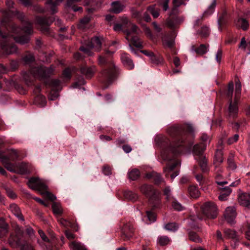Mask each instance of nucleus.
Segmentation results:
<instances>
[{"mask_svg":"<svg viewBox=\"0 0 250 250\" xmlns=\"http://www.w3.org/2000/svg\"><path fill=\"white\" fill-rule=\"evenodd\" d=\"M168 134L171 136H177L176 141L170 146L169 148L162 150L161 154L162 159L164 161H168L167 167L164 169V172L167 176L169 172L178 166L180 163L173 159V155L182 153L185 149L188 152L192 151L193 154L200 155L206 149V146L210 142V137L206 134L203 133L201 139L202 141L201 144H196L193 146V142L192 141L184 140V137L181 136L183 129L181 127L173 126L168 129Z\"/></svg>","mask_w":250,"mask_h":250,"instance_id":"nucleus-1","label":"nucleus"},{"mask_svg":"<svg viewBox=\"0 0 250 250\" xmlns=\"http://www.w3.org/2000/svg\"><path fill=\"white\" fill-rule=\"evenodd\" d=\"M21 29L16 24L12 23L7 17L3 18L0 22V46L2 51L7 55L17 52V47L13 43L14 40L16 42L21 44L28 43L30 41L29 35L33 33L32 24L31 22L26 21L22 30L27 35L15 36Z\"/></svg>","mask_w":250,"mask_h":250,"instance_id":"nucleus-2","label":"nucleus"},{"mask_svg":"<svg viewBox=\"0 0 250 250\" xmlns=\"http://www.w3.org/2000/svg\"><path fill=\"white\" fill-rule=\"evenodd\" d=\"M54 67L51 65L49 67L44 66L35 67L31 69L29 72H24L23 78L27 85L32 83L34 78L44 79L53 74Z\"/></svg>","mask_w":250,"mask_h":250,"instance_id":"nucleus-3","label":"nucleus"},{"mask_svg":"<svg viewBox=\"0 0 250 250\" xmlns=\"http://www.w3.org/2000/svg\"><path fill=\"white\" fill-rule=\"evenodd\" d=\"M8 244L13 248L20 247L21 250H35L33 246L23 238V231L19 227L11 233L8 238Z\"/></svg>","mask_w":250,"mask_h":250,"instance_id":"nucleus-4","label":"nucleus"},{"mask_svg":"<svg viewBox=\"0 0 250 250\" xmlns=\"http://www.w3.org/2000/svg\"><path fill=\"white\" fill-rule=\"evenodd\" d=\"M27 184L30 188L40 191L42 195L45 196L50 200L53 201L56 199L55 195L47 191V186L42 180L38 177H31Z\"/></svg>","mask_w":250,"mask_h":250,"instance_id":"nucleus-5","label":"nucleus"},{"mask_svg":"<svg viewBox=\"0 0 250 250\" xmlns=\"http://www.w3.org/2000/svg\"><path fill=\"white\" fill-rule=\"evenodd\" d=\"M141 192L149 198V202L153 208H157L160 205V193L152 186L144 184L140 187Z\"/></svg>","mask_w":250,"mask_h":250,"instance_id":"nucleus-6","label":"nucleus"},{"mask_svg":"<svg viewBox=\"0 0 250 250\" xmlns=\"http://www.w3.org/2000/svg\"><path fill=\"white\" fill-rule=\"evenodd\" d=\"M102 40V38L98 37H94L90 41H84L80 50L88 56H92L93 54L91 51L92 49L97 52H99L101 50Z\"/></svg>","mask_w":250,"mask_h":250,"instance_id":"nucleus-7","label":"nucleus"},{"mask_svg":"<svg viewBox=\"0 0 250 250\" xmlns=\"http://www.w3.org/2000/svg\"><path fill=\"white\" fill-rule=\"evenodd\" d=\"M241 93V85L240 83L237 82L236 83V88L235 90V96L234 100H230L229 101V106L228 112L229 117L235 118L238 113V103Z\"/></svg>","mask_w":250,"mask_h":250,"instance_id":"nucleus-8","label":"nucleus"},{"mask_svg":"<svg viewBox=\"0 0 250 250\" xmlns=\"http://www.w3.org/2000/svg\"><path fill=\"white\" fill-rule=\"evenodd\" d=\"M204 214L208 218L214 219L217 216V208L215 205L211 202L206 203L202 207Z\"/></svg>","mask_w":250,"mask_h":250,"instance_id":"nucleus-9","label":"nucleus"},{"mask_svg":"<svg viewBox=\"0 0 250 250\" xmlns=\"http://www.w3.org/2000/svg\"><path fill=\"white\" fill-rule=\"evenodd\" d=\"M36 21L38 24L42 26V30L43 31H48V26L53 21H55V24L60 25L61 24V21L57 19L55 21V19L53 17L46 18L45 17H37Z\"/></svg>","mask_w":250,"mask_h":250,"instance_id":"nucleus-10","label":"nucleus"},{"mask_svg":"<svg viewBox=\"0 0 250 250\" xmlns=\"http://www.w3.org/2000/svg\"><path fill=\"white\" fill-rule=\"evenodd\" d=\"M12 172L20 174H27L31 173L32 171V166L26 163H21L20 164H14L12 167Z\"/></svg>","mask_w":250,"mask_h":250,"instance_id":"nucleus-11","label":"nucleus"},{"mask_svg":"<svg viewBox=\"0 0 250 250\" xmlns=\"http://www.w3.org/2000/svg\"><path fill=\"white\" fill-rule=\"evenodd\" d=\"M237 213L235 207H227L225 210L224 217L227 221L231 224L234 223Z\"/></svg>","mask_w":250,"mask_h":250,"instance_id":"nucleus-12","label":"nucleus"},{"mask_svg":"<svg viewBox=\"0 0 250 250\" xmlns=\"http://www.w3.org/2000/svg\"><path fill=\"white\" fill-rule=\"evenodd\" d=\"M119 69L114 62L110 61V84L114 83L119 76Z\"/></svg>","mask_w":250,"mask_h":250,"instance_id":"nucleus-13","label":"nucleus"},{"mask_svg":"<svg viewBox=\"0 0 250 250\" xmlns=\"http://www.w3.org/2000/svg\"><path fill=\"white\" fill-rule=\"evenodd\" d=\"M221 175L219 174H217L216 178V183L218 185V188L224 192H226L227 194H230L232 190L229 186H225V185L228 184L226 181H221L219 178Z\"/></svg>","mask_w":250,"mask_h":250,"instance_id":"nucleus-14","label":"nucleus"},{"mask_svg":"<svg viewBox=\"0 0 250 250\" xmlns=\"http://www.w3.org/2000/svg\"><path fill=\"white\" fill-rule=\"evenodd\" d=\"M238 202L241 205L250 208V193L240 194L238 196Z\"/></svg>","mask_w":250,"mask_h":250,"instance_id":"nucleus-15","label":"nucleus"},{"mask_svg":"<svg viewBox=\"0 0 250 250\" xmlns=\"http://www.w3.org/2000/svg\"><path fill=\"white\" fill-rule=\"evenodd\" d=\"M95 71V67L94 66L88 67L86 65H84L80 68L81 73L87 78H91Z\"/></svg>","mask_w":250,"mask_h":250,"instance_id":"nucleus-16","label":"nucleus"},{"mask_svg":"<svg viewBox=\"0 0 250 250\" xmlns=\"http://www.w3.org/2000/svg\"><path fill=\"white\" fill-rule=\"evenodd\" d=\"M122 233L125 238L129 239L132 236L133 227L130 223H126L122 228Z\"/></svg>","mask_w":250,"mask_h":250,"instance_id":"nucleus-17","label":"nucleus"},{"mask_svg":"<svg viewBox=\"0 0 250 250\" xmlns=\"http://www.w3.org/2000/svg\"><path fill=\"white\" fill-rule=\"evenodd\" d=\"M121 59L125 67L128 69H132L134 67V64L130 58L128 54L124 53L121 55Z\"/></svg>","mask_w":250,"mask_h":250,"instance_id":"nucleus-18","label":"nucleus"},{"mask_svg":"<svg viewBox=\"0 0 250 250\" xmlns=\"http://www.w3.org/2000/svg\"><path fill=\"white\" fill-rule=\"evenodd\" d=\"M9 208L11 212L15 215L19 220L21 221H24V217L21 214L20 208L17 205L14 203L12 204L9 206Z\"/></svg>","mask_w":250,"mask_h":250,"instance_id":"nucleus-19","label":"nucleus"},{"mask_svg":"<svg viewBox=\"0 0 250 250\" xmlns=\"http://www.w3.org/2000/svg\"><path fill=\"white\" fill-rule=\"evenodd\" d=\"M0 161L7 170L9 171H13L12 167L14 164L9 162V158L7 156L0 153Z\"/></svg>","mask_w":250,"mask_h":250,"instance_id":"nucleus-20","label":"nucleus"},{"mask_svg":"<svg viewBox=\"0 0 250 250\" xmlns=\"http://www.w3.org/2000/svg\"><path fill=\"white\" fill-rule=\"evenodd\" d=\"M196 34L201 36L203 38L208 37L210 34V29L208 26L207 25H203L200 28L195 30Z\"/></svg>","mask_w":250,"mask_h":250,"instance_id":"nucleus-21","label":"nucleus"},{"mask_svg":"<svg viewBox=\"0 0 250 250\" xmlns=\"http://www.w3.org/2000/svg\"><path fill=\"white\" fill-rule=\"evenodd\" d=\"M195 156H196L197 157H196V159L199 162L200 166L202 169V170L204 172L207 171L208 170V165H207V161L204 156L202 155V153L200 155H197L194 154Z\"/></svg>","mask_w":250,"mask_h":250,"instance_id":"nucleus-22","label":"nucleus"},{"mask_svg":"<svg viewBox=\"0 0 250 250\" xmlns=\"http://www.w3.org/2000/svg\"><path fill=\"white\" fill-rule=\"evenodd\" d=\"M185 0H172L173 6L170 13V15H175L178 12V8L181 5H185Z\"/></svg>","mask_w":250,"mask_h":250,"instance_id":"nucleus-23","label":"nucleus"},{"mask_svg":"<svg viewBox=\"0 0 250 250\" xmlns=\"http://www.w3.org/2000/svg\"><path fill=\"white\" fill-rule=\"evenodd\" d=\"M236 26L241 28L244 30H247L249 27V21L244 18L238 19L235 21Z\"/></svg>","mask_w":250,"mask_h":250,"instance_id":"nucleus-24","label":"nucleus"},{"mask_svg":"<svg viewBox=\"0 0 250 250\" xmlns=\"http://www.w3.org/2000/svg\"><path fill=\"white\" fill-rule=\"evenodd\" d=\"M81 0H67L66 2V6L71 7L72 9L75 11H82L83 8L82 7L77 6L75 4V2H80Z\"/></svg>","mask_w":250,"mask_h":250,"instance_id":"nucleus-25","label":"nucleus"},{"mask_svg":"<svg viewBox=\"0 0 250 250\" xmlns=\"http://www.w3.org/2000/svg\"><path fill=\"white\" fill-rule=\"evenodd\" d=\"M123 9V5L118 1L113 2L111 4L110 12L114 13H119Z\"/></svg>","mask_w":250,"mask_h":250,"instance_id":"nucleus-26","label":"nucleus"},{"mask_svg":"<svg viewBox=\"0 0 250 250\" xmlns=\"http://www.w3.org/2000/svg\"><path fill=\"white\" fill-rule=\"evenodd\" d=\"M191 51L193 52H196L199 54L203 55L208 52V46H207L205 44H202L197 48H195L194 46H192Z\"/></svg>","mask_w":250,"mask_h":250,"instance_id":"nucleus-27","label":"nucleus"},{"mask_svg":"<svg viewBox=\"0 0 250 250\" xmlns=\"http://www.w3.org/2000/svg\"><path fill=\"white\" fill-rule=\"evenodd\" d=\"M224 233L227 238L231 240L236 239L237 238L239 237V235L237 232L233 229H226L224 230Z\"/></svg>","mask_w":250,"mask_h":250,"instance_id":"nucleus-28","label":"nucleus"},{"mask_svg":"<svg viewBox=\"0 0 250 250\" xmlns=\"http://www.w3.org/2000/svg\"><path fill=\"white\" fill-rule=\"evenodd\" d=\"M222 143L221 142L219 144L218 148L216 150V153L215 155V160L216 163H221L223 161V152L222 151Z\"/></svg>","mask_w":250,"mask_h":250,"instance_id":"nucleus-29","label":"nucleus"},{"mask_svg":"<svg viewBox=\"0 0 250 250\" xmlns=\"http://www.w3.org/2000/svg\"><path fill=\"white\" fill-rule=\"evenodd\" d=\"M52 208L53 212L55 215H61L63 213V209L58 203L53 202L52 205Z\"/></svg>","mask_w":250,"mask_h":250,"instance_id":"nucleus-30","label":"nucleus"},{"mask_svg":"<svg viewBox=\"0 0 250 250\" xmlns=\"http://www.w3.org/2000/svg\"><path fill=\"white\" fill-rule=\"evenodd\" d=\"M147 10L151 14L154 18H157L160 15V10L156 4L148 7Z\"/></svg>","mask_w":250,"mask_h":250,"instance_id":"nucleus-31","label":"nucleus"},{"mask_svg":"<svg viewBox=\"0 0 250 250\" xmlns=\"http://www.w3.org/2000/svg\"><path fill=\"white\" fill-rule=\"evenodd\" d=\"M216 5V0H212L211 3L208 5L207 9L204 12L203 16L208 17L211 15L214 12Z\"/></svg>","mask_w":250,"mask_h":250,"instance_id":"nucleus-32","label":"nucleus"},{"mask_svg":"<svg viewBox=\"0 0 250 250\" xmlns=\"http://www.w3.org/2000/svg\"><path fill=\"white\" fill-rule=\"evenodd\" d=\"M140 175L139 170L136 168L130 169L128 172V177L131 180L137 179Z\"/></svg>","mask_w":250,"mask_h":250,"instance_id":"nucleus-33","label":"nucleus"},{"mask_svg":"<svg viewBox=\"0 0 250 250\" xmlns=\"http://www.w3.org/2000/svg\"><path fill=\"white\" fill-rule=\"evenodd\" d=\"M69 246L72 250H87L85 246L79 242H72L70 244Z\"/></svg>","mask_w":250,"mask_h":250,"instance_id":"nucleus-34","label":"nucleus"},{"mask_svg":"<svg viewBox=\"0 0 250 250\" xmlns=\"http://www.w3.org/2000/svg\"><path fill=\"white\" fill-rule=\"evenodd\" d=\"M146 177L148 178H153L156 184H157L161 183L164 181L161 175L156 172H153L151 173L147 174L146 175Z\"/></svg>","mask_w":250,"mask_h":250,"instance_id":"nucleus-35","label":"nucleus"},{"mask_svg":"<svg viewBox=\"0 0 250 250\" xmlns=\"http://www.w3.org/2000/svg\"><path fill=\"white\" fill-rule=\"evenodd\" d=\"M190 196L192 198H197L199 196L200 192L198 188L195 186H191L188 188Z\"/></svg>","mask_w":250,"mask_h":250,"instance_id":"nucleus-36","label":"nucleus"},{"mask_svg":"<svg viewBox=\"0 0 250 250\" xmlns=\"http://www.w3.org/2000/svg\"><path fill=\"white\" fill-rule=\"evenodd\" d=\"M170 242V239L165 235L159 236L157 239V244L163 246L167 245Z\"/></svg>","mask_w":250,"mask_h":250,"instance_id":"nucleus-37","label":"nucleus"},{"mask_svg":"<svg viewBox=\"0 0 250 250\" xmlns=\"http://www.w3.org/2000/svg\"><path fill=\"white\" fill-rule=\"evenodd\" d=\"M35 102L36 104L41 107H43L45 105L46 101L45 97L42 95H38L35 99Z\"/></svg>","mask_w":250,"mask_h":250,"instance_id":"nucleus-38","label":"nucleus"},{"mask_svg":"<svg viewBox=\"0 0 250 250\" xmlns=\"http://www.w3.org/2000/svg\"><path fill=\"white\" fill-rule=\"evenodd\" d=\"M234 91V84L233 83L231 82L229 83L228 88L226 92V95L227 97L230 100H232V96Z\"/></svg>","mask_w":250,"mask_h":250,"instance_id":"nucleus-39","label":"nucleus"},{"mask_svg":"<svg viewBox=\"0 0 250 250\" xmlns=\"http://www.w3.org/2000/svg\"><path fill=\"white\" fill-rule=\"evenodd\" d=\"M125 197L128 200L135 201L138 198V195L135 193L131 191H126L124 193Z\"/></svg>","mask_w":250,"mask_h":250,"instance_id":"nucleus-40","label":"nucleus"},{"mask_svg":"<svg viewBox=\"0 0 250 250\" xmlns=\"http://www.w3.org/2000/svg\"><path fill=\"white\" fill-rule=\"evenodd\" d=\"M150 60L153 63L159 65L163 63V59L160 55H155L154 54L151 56Z\"/></svg>","mask_w":250,"mask_h":250,"instance_id":"nucleus-41","label":"nucleus"},{"mask_svg":"<svg viewBox=\"0 0 250 250\" xmlns=\"http://www.w3.org/2000/svg\"><path fill=\"white\" fill-rule=\"evenodd\" d=\"M183 20V19H181L179 20L177 18L173 19L168 18L167 20V24L169 27L173 28L176 26L177 23H179Z\"/></svg>","mask_w":250,"mask_h":250,"instance_id":"nucleus-42","label":"nucleus"},{"mask_svg":"<svg viewBox=\"0 0 250 250\" xmlns=\"http://www.w3.org/2000/svg\"><path fill=\"white\" fill-rule=\"evenodd\" d=\"M46 4L50 9L52 14H53L57 12V2H53L52 0H47Z\"/></svg>","mask_w":250,"mask_h":250,"instance_id":"nucleus-43","label":"nucleus"},{"mask_svg":"<svg viewBox=\"0 0 250 250\" xmlns=\"http://www.w3.org/2000/svg\"><path fill=\"white\" fill-rule=\"evenodd\" d=\"M129 26H130L131 27V30L130 31L126 30L125 31V33H126L128 38H129V36L131 35L132 33L136 34H139L140 33V30L135 25H134L133 23H130Z\"/></svg>","mask_w":250,"mask_h":250,"instance_id":"nucleus-44","label":"nucleus"},{"mask_svg":"<svg viewBox=\"0 0 250 250\" xmlns=\"http://www.w3.org/2000/svg\"><path fill=\"white\" fill-rule=\"evenodd\" d=\"M202 219L203 218L199 217V216H192L190 217V221L189 222V224L191 227L194 228L196 226V224Z\"/></svg>","mask_w":250,"mask_h":250,"instance_id":"nucleus-45","label":"nucleus"},{"mask_svg":"<svg viewBox=\"0 0 250 250\" xmlns=\"http://www.w3.org/2000/svg\"><path fill=\"white\" fill-rule=\"evenodd\" d=\"M178 228V226L175 223H168L165 226V229L170 231H175Z\"/></svg>","mask_w":250,"mask_h":250,"instance_id":"nucleus-46","label":"nucleus"},{"mask_svg":"<svg viewBox=\"0 0 250 250\" xmlns=\"http://www.w3.org/2000/svg\"><path fill=\"white\" fill-rule=\"evenodd\" d=\"M172 206L175 210L177 211L183 210L184 208V207L175 199L172 202Z\"/></svg>","mask_w":250,"mask_h":250,"instance_id":"nucleus-47","label":"nucleus"},{"mask_svg":"<svg viewBox=\"0 0 250 250\" xmlns=\"http://www.w3.org/2000/svg\"><path fill=\"white\" fill-rule=\"evenodd\" d=\"M228 167L231 170H234L236 168V165L233 160V156L230 155L227 160Z\"/></svg>","mask_w":250,"mask_h":250,"instance_id":"nucleus-48","label":"nucleus"},{"mask_svg":"<svg viewBox=\"0 0 250 250\" xmlns=\"http://www.w3.org/2000/svg\"><path fill=\"white\" fill-rule=\"evenodd\" d=\"M169 0H158V4L161 6L163 10L166 11L169 8L168 3Z\"/></svg>","mask_w":250,"mask_h":250,"instance_id":"nucleus-49","label":"nucleus"},{"mask_svg":"<svg viewBox=\"0 0 250 250\" xmlns=\"http://www.w3.org/2000/svg\"><path fill=\"white\" fill-rule=\"evenodd\" d=\"M189 238L190 240L196 243L201 242V239L195 232L191 231L189 233Z\"/></svg>","mask_w":250,"mask_h":250,"instance_id":"nucleus-50","label":"nucleus"},{"mask_svg":"<svg viewBox=\"0 0 250 250\" xmlns=\"http://www.w3.org/2000/svg\"><path fill=\"white\" fill-rule=\"evenodd\" d=\"M131 40L132 44L138 48H140L142 47V43L140 41L139 38L137 36H131Z\"/></svg>","mask_w":250,"mask_h":250,"instance_id":"nucleus-51","label":"nucleus"},{"mask_svg":"<svg viewBox=\"0 0 250 250\" xmlns=\"http://www.w3.org/2000/svg\"><path fill=\"white\" fill-rule=\"evenodd\" d=\"M25 232L27 235H28L29 237L31 239H33L35 238V231L31 227H27L25 229Z\"/></svg>","mask_w":250,"mask_h":250,"instance_id":"nucleus-52","label":"nucleus"},{"mask_svg":"<svg viewBox=\"0 0 250 250\" xmlns=\"http://www.w3.org/2000/svg\"><path fill=\"white\" fill-rule=\"evenodd\" d=\"M22 60L26 63H30L32 62H33L35 60V58L34 56L32 54H28L25 55L22 58Z\"/></svg>","mask_w":250,"mask_h":250,"instance_id":"nucleus-53","label":"nucleus"},{"mask_svg":"<svg viewBox=\"0 0 250 250\" xmlns=\"http://www.w3.org/2000/svg\"><path fill=\"white\" fill-rule=\"evenodd\" d=\"M203 17H206L205 16H203V15L198 18H197L193 23V28L195 30H197L198 28L200 25H201L202 22L203 21Z\"/></svg>","mask_w":250,"mask_h":250,"instance_id":"nucleus-54","label":"nucleus"},{"mask_svg":"<svg viewBox=\"0 0 250 250\" xmlns=\"http://www.w3.org/2000/svg\"><path fill=\"white\" fill-rule=\"evenodd\" d=\"M90 19L88 17H85L83 19H82L79 25V28L83 29L84 28L86 24H87L89 21H90Z\"/></svg>","mask_w":250,"mask_h":250,"instance_id":"nucleus-55","label":"nucleus"},{"mask_svg":"<svg viewBox=\"0 0 250 250\" xmlns=\"http://www.w3.org/2000/svg\"><path fill=\"white\" fill-rule=\"evenodd\" d=\"M146 216L148 220L150 223L154 222L156 221V216L155 214L151 211H146Z\"/></svg>","mask_w":250,"mask_h":250,"instance_id":"nucleus-56","label":"nucleus"},{"mask_svg":"<svg viewBox=\"0 0 250 250\" xmlns=\"http://www.w3.org/2000/svg\"><path fill=\"white\" fill-rule=\"evenodd\" d=\"M61 81L58 79H53L50 81V85L52 89H57L60 85Z\"/></svg>","mask_w":250,"mask_h":250,"instance_id":"nucleus-57","label":"nucleus"},{"mask_svg":"<svg viewBox=\"0 0 250 250\" xmlns=\"http://www.w3.org/2000/svg\"><path fill=\"white\" fill-rule=\"evenodd\" d=\"M58 221L62 226H63V227L66 228L69 227L71 223V222H70L66 219H65L63 218H60L58 220Z\"/></svg>","mask_w":250,"mask_h":250,"instance_id":"nucleus-58","label":"nucleus"},{"mask_svg":"<svg viewBox=\"0 0 250 250\" xmlns=\"http://www.w3.org/2000/svg\"><path fill=\"white\" fill-rule=\"evenodd\" d=\"M102 76L104 78V81L108 83L109 81V72L108 69H104L102 71Z\"/></svg>","mask_w":250,"mask_h":250,"instance_id":"nucleus-59","label":"nucleus"},{"mask_svg":"<svg viewBox=\"0 0 250 250\" xmlns=\"http://www.w3.org/2000/svg\"><path fill=\"white\" fill-rule=\"evenodd\" d=\"M164 194L166 196V198L168 201L172 199V197L171 194V190L169 187H167L164 189Z\"/></svg>","mask_w":250,"mask_h":250,"instance_id":"nucleus-60","label":"nucleus"},{"mask_svg":"<svg viewBox=\"0 0 250 250\" xmlns=\"http://www.w3.org/2000/svg\"><path fill=\"white\" fill-rule=\"evenodd\" d=\"M5 189L7 196L9 198L14 199L17 197L16 194L10 188L7 187V188H5Z\"/></svg>","mask_w":250,"mask_h":250,"instance_id":"nucleus-61","label":"nucleus"},{"mask_svg":"<svg viewBox=\"0 0 250 250\" xmlns=\"http://www.w3.org/2000/svg\"><path fill=\"white\" fill-rule=\"evenodd\" d=\"M65 234L66 237L69 240L74 239L76 237V235L69 229L65 230Z\"/></svg>","mask_w":250,"mask_h":250,"instance_id":"nucleus-62","label":"nucleus"},{"mask_svg":"<svg viewBox=\"0 0 250 250\" xmlns=\"http://www.w3.org/2000/svg\"><path fill=\"white\" fill-rule=\"evenodd\" d=\"M240 239L239 237L237 238L236 239L232 240V242L230 243L231 248L233 249H236L239 245Z\"/></svg>","mask_w":250,"mask_h":250,"instance_id":"nucleus-63","label":"nucleus"},{"mask_svg":"<svg viewBox=\"0 0 250 250\" xmlns=\"http://www.w3.org/2000/svg\"><path fill=\"white\" fill-rule=\"evenodd\" d=\"M239 138V135L237 134H236L234 135V136L232 137H230L229 138L228 140V143L229 144H232L236 142H237Z\"/></svg>","mask_w":250,"mask_h":250,"instance_id":"nucleus-64","label":"nucleus"}]
</instances>
